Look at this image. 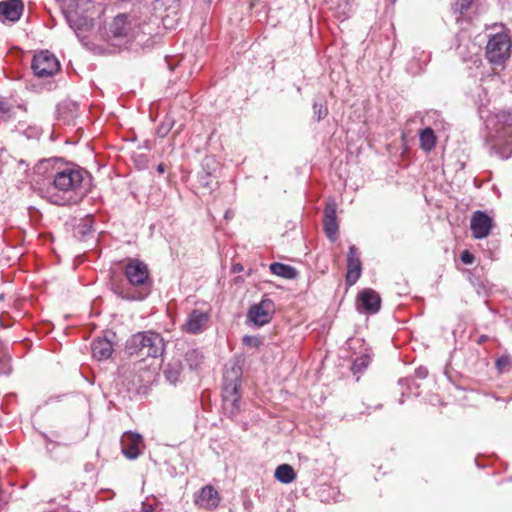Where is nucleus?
<instances>
[{
	"instance_id": "f257e3e1",
	"label": "nucleus",
	"mask_w": 512,
	"mask_h": 512,
	"mask_svg": "<svg viewBox=\"0 0 512 512\" xmlns=\"http://www.w3.org/2000/svg\"><path fill=\"white\" fill-rule=\"evenodd\" d=\"M128 285L113 282L111 289L119 298L127 301H142L152 289V279L147 264L137 258H129L124 266Z\"/></svg>"
},
{
	"instance_id": "f03ea898",
	"label": "nucleus",
	"mask_w": 512,
	"mask_h": 512,
	"mask_svg": "<svg viewBox=\"0 0 512 512\" xmlns=\"http://www.w3.org/2000/svg\"><path fill=\"white\" fill-rule=\"evenodd\" d=\"M242 367L237 363L227 367L223 374V411L230 418L240 412Z\"/></svg>"
},
{
	"instance_id": "7ed1b4c3",
	"label": "nucleus",
	"mask_w": 512,
	"mask_h": 512,
	"mask_svg": "<svg viewBox=\"0 0 512 512\" xmlns=\"http://www.w3.org/2000/svg\"><path fill=\"white\" fill-rule=\"evenodd\" d=\"M141 31V21L136 15L120 13L109 23L104 35L107 40L120 45L132 42Z\"/></svg>"
},
{
	"instance_id": "20e7f679",
	"label": "nucleus",
	"mask_w": 512,
	"mask_h": 512,
	"mask_svg": "<svg viewBox=\"0 0 512 512\" xmlns=\"http://www.w3.org/2000/svg\"><path fill=\"white\" fill-rule=\"evenodd\" d=\"M165 350L163 337L153 331L138 332L126 342V351L129 355L157 358Z\"/></svg>"
},
{
	"instance_id": "39448f33",
	"label": "nucleus",
	"mask_w": 512,
	"mask_h": 512,
	"mask_svg": "<svg viewBox=\"0 0 512 512\" xmlns=\"http://www.w3.org/2000/svg\"><path fill=\"white\" fill-rule=\"evenodd\" d=\"M86 181H90V174L86 170L76 165H67L55 172L53 186L66 195L81 190Z\"/></svg>"
},
{
	"instance_id": "423d86ee",
	"label": "nucleus",
	"mask_w": 512,
	"mask_h": 512,
	"mask_svg": "<svg viewBox=\"0 0 512 512\" xmlns=\"http://www.w3.org/2000/svg\"><path fill=\"white\" fill-rule=\"evenodd\" d=\"M511 40L506 33L492 35L486 46V58L494 65L503 64L510 56Z\"/></svg>"
},
{
	"instance_id": "0eeeda50",
	"label": "nucleus",
	"mask_w": 512,
	"mask_h": 512,
	"mask_svg": "<svg viewBox=\"0 0 512 512\" xmlns=\"http://www.w3.org/2000/svg\"><path fill=\"white\" fill-rule=\"evenodd\" d=\"M382 307L380 294L372 288H364L357 293L356 310L363 315L370 316L377 314Z\"/></svg>"
},
{
	"instance_id": "6e6552de",
	"label": "nucleus",
	"mask_w": 512,
	"mask_h": 512,
	"mask_svg": "<svg viewBox=\"0 0 512 512\" xmlns=\"http://www.w3.org/2000/svg\"><path fill=\"white\" fill-rule=\"evenodd\" d=\"M497 118L500 122H504L505 125L500 130H497L495 141L492 144L491 149L495 151V153L499 155L501 159H507L512 154V148L509 150L507 148L500 150L497 148V146L502 142L505 145L512 144V115L510 113L502 112L497 115Z\"/></svg>"
},
{
	"instance_id": "1a4fd4ad",
	"label": "nucleus",
	"mask_w": 512,
	"mask_h": 512,
	"mask_svg": "<svg viewBox=\"0 0 512 512\" xmlns=\"http://www.w3.org/2000/svg\"><path fill=\"white\" fill-rule=\"evenodd\" d=\"M34 74L40 78L53 76L60 69L58 59L48 50L35 54L32 61Z\"/></svg>"
},
{
	"instance_id": "9d476101",
	"label": "nucleus",
	"mask_w": 512,
	"mask_h": 512,
	"mask_svg": "<svg viewBox=\"0 0 512 512\" xmlns=\"http://www.w3.org/2000/svg\"><path fill=\"white\" fill-rule=\"evenodd\" d=\"M65 18L69 27L80 39L83 34L90 31L93 27V17L92 14H89L88 9L82 13L77 8L69 6L65 11Z\"/></svg>"
},
{
	"instance_id": "9b49d317",
	"label": "nucleus",
	"mask_w": 512,
	"mask_h": 512,
	"mask_svg": "<svg viewBox=\"0 0 512 512\" xmlns=\"http://www.w3.org/2000/svg\"><path fill=\"white\" fill-rule=\"evenodd\" d=\"M274 313V302L269 298H263L258 304L250 307L248 318L256 326H263L271 321Z\"/></svg>"
},
{
	"instance_id": "f8f14e48",
	"label": "nucleus",
	"mask_w": 512,
	"mask_h": 512,
	"mask_svg": "<svg viewBox=\"0 0 512 512\" xmlns=\"http://www.w3.org/2000/svg\"><path fill=\"white\" fill-rule=\"evenodd\" d=\"M143 439L140 434L126 432L121 438V447L123 454L128 459H136L141 454Z\"/></svg>"
},
{
	"instance_id": "ddd939ff",
	"label": "nucleus",
	"mask_w": 512,
	"mask_h": 512,
	"mask_svg": "<svg viewBox=\"0 0 512 512\" xmlns=\"http://www.w3.org/2000/svg\"><path fill=\"white\" fill-rule=\"evenodd\" d=\"M470 228L475 238H485L489 235L492 228V219L486 213L476 211L472 215Z\"/></svg>"
},
{
	"instance_id": "4468645a",
	"label": "nucleus",
	"mask_w": 512,
	"mask_h": 512,
	"mask_svg": "<svg viewBox=\"0 0 512 512\" xmlns=\"http://www.w3.org/2000/svg\"><path fill=\"white\" fill-rule=\"evenodd\" d=\"M209 319V313L194 309L188 314L184 328L190 334H199L205 330Z\"/></svg>"
},
{
	"instance_id": "2eb2a0df",
	"label": "nucleus",
	"mask_w": 512,
	"mask_h": 512,
	"mask_svg": "<svg viewBox=\"0 0 512 512\" xmlns=\"http://www.w3.org/2000/svg\"><path fill=\"white\" fill-rule=\"evenodd\" d=\"M323 229L327 238L334 242L338 237V223L336 220V204L327 202L324 209Z\"/></svg>"
},
{
	"instance_id": "dca6fc26",
	"label": "nucleus",
	"mask_w": 512,
	"mask_h": 512,
	"mask_svg": "<svg viewBox=\"0 0 512 512\" xmlns=\"http://www.w3.org/2000/svg\"><path fill=\"white\" fill-rule=\"evenodd\" d=\"M24 9L22 0H5L0 2V20L2 22H16L20 19Z\"/></svg>"
},
{
	"instance_id": "f3484780",
	"label": "nucleus",
	"mask_w": 512,
	"mask_h": 512,
	"mask_svg": "<svg viewBox=\"0 0 512 512\" xmlns=\"http://www.w3.org/2000/svg\"><path fill=\"white\" fill-rule=\"evenodd\" d=\"M219 501L218 492L210 485L203 487L195 500L198 506L207 509L217 507Z\"/></svg>"
},
{
	"instance_id": "a211bd4d",
	"label": "nucleus",
	"mask_w": 512,
	"mask_h": 512,
	"mask_svg": "<svg viewBox=\"0 0 512 512\" xmlns=\"http://www.w3.org/2000/svg\"><path fill=\"white\" fill-rule=\"evenodd\" d=\"M93 358L102 361L108 359L113 353V344L107 338H96L91 344Z\"/></svg>"
},
{
	"instance_id": "6ab92c4d",
	"label": "nucleus",
	"mask_w": 512,
	"mask_h": 512,
	"mask_svg": "<svg viewBox=\"0 0 512 512\" xmlns=\"http://www.w3.org/2000/svg\"><path fill=\"white\" fill-rule=\"evenodd\" d=\"M362 344L359 347V356L354 359V374L356 373H362L364 370L367 369V367L370 365L372 358H373V352L372 348L369 347L364 340H361Z\"/></svg>"
},
{
	"instance_id": "aec40b11",
	"label": "nucleus",
	"mask_w": 512,
	"mask_h": 512,
	"mask_svg": "<svg viewBox=\"0 0 512 512\" xmlns=\"http://www.w3.org/2000/svg\"><path fill=\"white\" fill-rule=\"evenodd\" d=\"M78 112V104L73 101H63L57 106L58 119L64 123L72 122Z\"/></svg>"
},
{
	"instance_id": "412c9836",
	"label": "nucleus",
	"mask_w": 512,
	"mask_h": 512,
	"mask_svg": "<svg viewBox=\"0 0 512 512\" xmlns=\"http://www.w3.org/2000/svg\"><path fill=\"white\" fill-rule=\"evenodd\" d=\"M181 373L182 364L179 360L169 362L163 370L166 381L172 385H176L179 382Z\"/></svg>"
},
{
	"instance_id": "4be33fe9",
	"label": "nucleus",
	"mask_w": 512,
	"mask_h": 512,
	"mask_svg": "<svg viewBox=\"0 0 512 512\" xmlns=\"http://www.w3.org/2000/svg\"><path fill=\"white\" fill-rule=\"evenodd\" d=\"M270 271L274 275H277L279 277L285 278V279H294L297 276V270L288 265L283 264L279 262H274L270 265Z\"/></svg>"
},
{
	"instance_id": "5701e85b",
	"label": "nucleus",
	"mask_w": 512,
	"mask_h": 512,
	"mask_svg": "<svg viewBox=\"0 0 512 512\" xmlns=\"http://www.w3.org/2000/svg\"><path fill=\"white\" fill-rule=\"evenodd\" d=\"M274 476L279 482L290 484L295 480L296 473L291 465L281 464L276 468Z\"/></svg>"
},
{
	"instance_id": "b1692460",
	"label": "nucleus",
	"mask_w": 512,
	"mask_h": 512,
	"mask_svg": "<svg viewBox=\"0 0 512 512\" xmlns=\"http://www.w3.org/2000/svg\"><path fill=\"white\" fill-rule=\"evenodd\" d=\"M185 362L190 369L197 370L204 362V355L199 349H190L185 354Z\"/></svg>"
},
{
	"instance_id": "393cba45",
	"label": "nucleus",
	"mask_w": 512,
	"mask_h": 512,
	"mask_svg": "<svg viewBox=\"0 0 512 512\" xmlns=\"http://www.w3.org/2000/svg\"><path fill=\"white\" fill-rule=\"evenodd\" d=\"M420 146L423 150L429 152L436 144V137L434 131L431 128H425L420 132L419 135Z\"/></svg>"
},
{
	"instance_id": "a878e982",
	"label": "nucleus",
	"mask_w": 512,
	"mask_h": 512,
	"mask_svg": "<svg viewBox=\"0 0 512 512\" xmlns=\"http://www.w3.org/2000/svg\"><path fill=\"white\" fill-rule=\"evenodd\" d=\"M21 108L20 105L15 106L11 101L6 98H0V118L4 121L10 120L15 117L16 109Z\"/></svg>"
},
{
	"instance_id": "bb28decb",
	"label": "nucleus",
	"mask_w": 512,
	"mask_h": 512,
	"mask_svg": "<svg viewBox=\"0 0 512 512\" xmlns=\"http://www.w3.org/2000/svg\"><path fill=\"white\" fill-rule=\"evenodd\" d=\"M335 15L341 22H344L351 17L352 5L349 2V0H341L338 3V5L335 9Z\"/></svg>"
},
{
	"instance_id": "cd10ccee",
	"label": "nucleus",
	"mask_w": 512,
	"mask_h": 512,
	"mask_svg": "<svg viewBox=\"0 0 512 512\" xmlns=\"http://www.w3.org/2000/svg\"><path fill=\"white\" fill-rule=\"evenodd\" d=\"M175 125V120L172 116L166 115L157 127L156 133L159 137L163 138L168 135Z\"/></svg>"
},
{
	"instance_id": "c85d7f7f",
	"label": "nucleus",
	"mask_w": 512,
	"mask_h": 512,
	"mask_svg": "<svg viewBox=\"0 0 512 512\" xmlns=\"http://www.w3.org/2000/svg\"><path fill=\"white\" fill-rule=\"evenodd\" d=\"M496 369L499 373H506L512 370V357L504 354L496 359Z\"/></svg>"
},
{
	"instance_id": "c756f323",
	"label": "nucleus",
	"mask_w": 512,
	"mask_h": 512,
	"mask_svg": "<svg viewBox=\"0 0 512 512\" xmlns=\"http://www.w3.org/2000/svg\"><path fill=\"white\" fill-rule=\"evenodd\" d=\"M314 116L317 121L324 119L328 115V108L322 99L315 100L313 103Z\"/></svg>"
},
{
	"instance_id": "7c9ffc66",
	"label": "nucleus",
	"mask_w": 512,
	"mask_h": 512,
	"mask_svg": "<svg viewBox=\"0 0 512 512\" xmlns=\"http://www.w3.org/2000/svg\"><path fill=\"white\" fill-rule=\"evenodd\" d=\"M346 284L347 286L352 285V246H349L347 252V272H346Z\"/></svg>"
},
{
	"instance_id": "2f4dec72",
	"label": "nucleus",
	"mask_w": 512,
	"mask_h": 512,
	"mask_svg": "<svg viewBox=\"0 0 512 512\" xmlns=\"http://www.w3.org/2000/svg\"><path fill=\"white\" fill-rule=\"evenodd\" d=\"M92 222L93 219L90 216H87L85 219L82 220V223L79 225V233H81L83 236L89 234L92 230Z\"/></svg>"
},
{
	"instance_id": "473e14b6",
	"label": "nucleus",
	"mask_w": 512,
	"mask_h": 512,
	"mask_svg": "<svg viewBox=\"0 0 512 512\" xmlns=\"http://www.w3.org/2000/svg\"><path fill=\"white\" fill-rule=\"evenodd\" d=\"M244 346L249 348H258L260 346V339L256 336L245 335L242 339Z\"/></svg>"
},
{
	"instance_id": "72a5a7b5",
	"label": "nucleus",
	"mask_w": 512,
	"mask_h": 512,
	"mask_svg": "<svg viewBox=\"0 0 512 512\" xmlns=\"http://www.w3.org/2000/svg\"><path fill=\"white\" fill-rule=\"evenodd\" d=\"M472 2L473 0H457L454 4V9L459 13H463L470 7Z\"/></svg>"
},
{
	"instance_id": "f704fd0d",
	"label": "nucleus",
	"mask_w": 512,
	"mask_h": 512,
	"mask_svg": "<svg viewBox=\"0 0 512 512\" xmlns=\"http://www.w3.org/2000/svg\"><path fill=\"white\" fill-rule=\"evenodd\" d=\"M361 276V262L354 256V284Z\"/></svg>"
},
{
	"instance_id": "c9c22d12",
	"label": "nucleus",
	"mask_w": 512,
	"mask_h": 512,
	"mask_svg": "<svg viewBox=\"0 0 512 512\" xmlns=\"http://www.w3.org/2000/svg\"><path fill=\"white\" fill-rule=\"evenodd\" d=\"M460 259L464 264H472L474 261V256L468 250H465L461 253Z\"/></svg>"
},
{
	"instance_id": "e433bc0d",
	"label": "nucleus",
	"mask_w": 512,
	"mask_h": 512,
	"mask_svg": "<svg viewBox=\"0 0 512 512\" xmlns=\"http://www.w3.org/2000/svg\"><path fill=\"white\" fill-rule=\"evenodd\" d=\"M51 201L54 204L62 206V205H66L68 203V198H66L65 196L54 195V196H52Z\"/></svg>"
},
{
	"instance_id": "4c0bfd02",
	"label": "nucleus",
	"mask_w": 512,
	"mask_h": 512,
	"mask_svg": "<svg viewBox=\"0 0 512 512\" xmlns=\"http://www.w3.org/2000/svg\"><path fill=\"white\" fill-rule=\"evenodd\" d=\"M142 505H143V507H142L143 512H153L154 511L152 505L145 504V503H143Z\"/></svg>"
},
{
	"instance_id": "58836bf2",
	"label": "nucleus",
	"mask_w": 512,
	"mask_h": 512,
	"mask_svg": "<svg viewBox=\"0 0 512 512\" xmlns=\"http://www.w3.org/2000/svg\"><path fill=\"white\" fill-rule=\"evenodd\" d=\"M243 270V266L241 264H234L232 266V271L237 273V272H241Z\"/></svg>"
},
{
	"instance_id": "ea45409f",
	"label": "nucleus",
	"mask_w": 512,
	"mask_h": 512,
	"mask_svg": "<svg viewBox=\"0 0 512 512\" xmlns=\"http://www.w3.org/2000/svg\"><path fill=\"white\" fill-rule=\"evenodd\" d=\"M487 340H488V336H487V335H481V336H479V338L477 339V343H478V344H483V343H485Z\"/></svg>"
},
{
	"instance_id": "a19ab883",
	"label": "nucleus",
	"mask_w": 512,
	"mask_h": 512,
	"mask_svg": "<svg viewBox=\"0 0 512 512\" xmlns=\"http://www.w3.org/2000/svg\"><path fill=\"white\" fill-rule=\"evenodd\" d=\"M210 178V174H206L204 177H202V184L203 185H209L208 179Z\"/></svg>"
},
{
	"instance_id": "79ce46f5",
	"label": "nucleus",
	"mask_w": 512,
	"mask_h": 512,
	"mask_svg": "<svg viewBox=\"0 0 512 512\" xmlns=\"http://www.w3.org/2000/svg\"><path fill=\"white\" fill-rule=\"evenodd\" d=\"M156 169L159 173H164L165 166L163 164H159Z\"/></svg>"
},
{
	"instance_id": "37998d69",
	"label": "nucleus",
	"mask_w": 512,
	"mask_h": 512,
	"mask_svg": "<svg viewBox=\"0 0 512 512\" xmlns=\"http://www.w3.org/2000/svg\"><path fill=\"white\" fill-rule=\"evenodd\" d=\"M231 217H232V212H231L230 210H227V211L225 212V218H226V219H229V218H231Z\"/></svg>"
},
{
	"instance_id": "c03bdc74",
	"label": "nucleus",
	"mask_w": 512,
	"mask_h": 512,
	"mask_svg": "<svg viewBox=\"0 0 512 512\" xmlns=\"http://www.w3.org/2000/svg\"><path fill=\"white\" fill-rule=\"evenodd\" d=\"M396 0H391L392 3H395Z\"/></svg>"
}]
</instances>
